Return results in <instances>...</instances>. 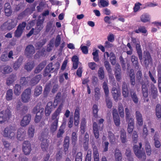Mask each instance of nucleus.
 I'll use <instances>...</instances> for the list:
<instances>
[{"instance_id": "obj_61", "label": "nucleus", "mask_w": 161, "mask_h": 161, "mask_svg": "<svg viewBox=\"0 0 161 161\" xmlns=\"http://www.w3.org/2000/svg\"><path fill=\"white\" fill-rule=\"evenodd\" d=\"M126 122L128 123V125H134V119L131 117L129 118L126 119Z\"/></svg>"}, {"instance_id": "obj_58", "label": "nucleus", "mask_w": 161, "mask_h": 161, "mask_svg": "<svg viewBox=\"0 0 161 161\" xmlns=\"http://www.w3.org/2000/svg\"><path fill=\"white\" fill-rule=\"evenodd\" d=\"M93 55V58L94 60L96 62H97L99 61V57L98 55V50H96L92 53Z\"/></svg>"}, {"instance_id": "obj_40", "label": "nucleus", "mask_w": 161, "mask_h": 161, "mask_svg": "<svg viewBox=\"0 0 161 161\" xmlns=\"http://www.w3.org/2000/svg\"><path fill=\"white\" fill-rule=\"evenodd\" d=\"M156 114L158 118H161V105L159 104H157L155 109Z\"/></svg>"}, {"instance_id": "obj_44", "label": "nucleus", "mask_w": 161, "mask_h": 161, "mask_svg": "<svg viewBox=\"0 0 161 161\" xmlns=\"http://www.w3.org/2000/svg\"><path fill=\"white\" fill-rule=\"evenodd\" d=\"M118 111L121 117L124 118V109L122 105L120 104L118 108Z\"/></svg>"}, {"instance_id": "obj_25", "label": "nucleus", "mask_w": 161, "mask_h": 161, "mask_svg": "<svg viewBox=\"0 0 161 161\" xmlns=\"http://www.w3.org/2000/svg\"><path fill=\"white\" fill-rule=\"evenodd\" d=\"M46 64V62L44 61L41 63L36 68L34 72L37 74L39 73L44 68Z\"/></svg>"}, {"instance_id": "obj_1", "label": "nucleus", "mask_w": 161, "mask_h": 161, "mask_svg": "<svg viewBox=\"0 0 161 161\" xmlns=\"http://www.w3.org/2000/svg\"><path fill=\"white\" fill-rule=\"evenodd\" d=\"M63 104H61L57 109L52 114L49 122L50 123V130L53 133L57 129L58 126V120L59 118V114L61 112L63 107Z\"/></svg>"}, {"instance_id": "obj_20", "label": "nucleus", "mask_w": 161, "mask_h": 161, "mask_svg": "<svg viewBox=\"0 0 161 161\" xmlns=\"http://www.w3.org/2000/svg\"><path fill=\"white\" fill-rule=\"evenodd\" d=\"M35 131V129L34 126L31 125L29 127L27 133L29 138H31L33 137Z\"/></svg>"}, {"instance_id": "obj_33", "label": "nucleus", "mask_w": 161, "mask_h": 161, "mask_svg": "<svg viewBox=\"0 0 161 161\" xmlns=\"http://www.w3.org/2000/svg\"><path fill=\"white\" fill-rule=\"evenodd\" d=\"M97 75L99 78L100 80H102L104 78L105 73L103 67H101L99 68L98 71Z\"/></svg>"}, {"instance_id": "obj_22", "label": "nucleus", "mask_w": 161, "mask_h": 161, "mask_svg": "<svg viewBox=\"0 0 161 161\" xmlns=\"http://www.w3.org/2000/svg\"><path fill=\"white\" fill-rule=\"evenodd\" d=\"M122 89L123 95L125 97H127L129 94V92L128 86L125 83H123L122 85Z\"/></svg>"}, {"instance_id": "obj_62", "label": "nucleus", "mask_w": 161, "mask_h": 161, "mask_svg": "<svg viewBox=\"0 0 161 161\" xmlns=\"http://www.w3.org/2000/svg\"><path fill=\"white\" fill-rule=\"evenodd\" d=\"M150 87L152 93L154 95L156 94L157 92V90L155 85L153 84H151Z\"/></svg>"}, {"instance_id": "obj_18", "label": "nucleus", "mask_w": 161, "mask_h": 161, "mask_svg": "<svg viewBox=\"0 0 161 161\" xmlns=\"http://www.w3.org/2000/svg\"><path fill=\"white\" fill-rule=\"evenodd\" d=\"M106 55L107 57H110L109 60L111 64L113 65H115L116 63V59L114 54L111 52L109 54L108 52H106L104 53V57H105Z\"/></svg>"}, {"instance_id": "obj_23", "label": "nucleus", "mask_w": 161, "mask_h": 161, "mask_svg": "<svg viewBox=\"0 0 161 161\" xmlns=\"http://www.w3.org/2000/svg\"><path fill=\"white\" fill-rule=\"evenodd\" d=\"M153 138L155 147L157 148H160L161 146V143L159 140V136L155 134L153 136Z\"/></svg>"}, {"instance_id": "obj_53", "label": "nucleus", "mask_w": 161, "mask_h": 161, "mask_svg": "<svg viewBox=\"0 0 161 161\" xmlns=\"http://www.w3.org/2000/svg\"><path fill=\"white\" fill-rule=\"evenodd\" d=\"M104 66H105L108 73L112 71V69L111 68L110 64L107 61H106L104 63Z\"/></svg>"}, {"instance_id": "obj_9", "label": "nucleus", "mask_w": 161, "mask_h": 161, "mask_svg": "<svg viewBox=\"0 0 161 161\" xmlns=\"http://www.w3.org/2000/svg\"><path fill=\"white\" fill-rule=\"evenodd\" d=\"M107 81H104L103 83V88L104 90L105 95L106 96V101L107 107L109 108H111L112 104V102L109 99L108 96L109 94V90L107 84Z\"/></svg>"}, {"instance_id": "obj_16", "label": "nucleus", "mask_w": 161, "mask_h": 161, "mask_svg": "<svg viewBox=\"0 0 161 161\" xmlns=\"http://www.w3.org/2000/svg\"><path fill=\"white\" fill-rule=\"evenodd\" d=\"M44 19L42 17H39L36 24L37 27L36 29L37 31V33L39 32L43 28L42 24L44 22Z\"/></svg>"}, {"instance_id": "obj_63", "label": "nucleus", "mask_w": 161, "mask_h": 161, "mask_svg": "<svg viewBox=\"0 0 161 161\" xmlns=\"http://www.w3.org/2000/svg\"><path fill=\"white\" fill-rule=\"evenodd\" d=\"M142 4L139 2L136 3L134 7V11L135 12H137L140 8V6H142Z\"/></svg>"}, {"instance_id": "obj_12", "label": "nucleus", "mask_w": 161, "mask_h": 161, "mask_svg": "<svg viewBox=\"0 0 161 161\" xmlns=\"http://www.w3.org/2000/svg\"><path fill=\"white\" fill-rule=\"evenodd\" d=\"M31 116L30 114H27L24 115L20 122V125L23 127H25L30 123Z\"/></svg>"}, {"instance_id": "obj_49", "label": "nucleus", "mask_w": 161, "mask_h": 161, "mask_svg": "<svg viewBox=\"0 0 161 161\" xmlns=\"http://www.w3.org/2000/svg\"><path fill=\"white\" fill-rule=\"evenodd\" d=\"M22 62L21 58H19L17 61H16L14 64L13 68L16 70H17L21 65Z\"/></svg>"}, {"instance_id": "obj_3", "label": "nucleus", "mask_w": 161, "mask_h": 161, "mask_svg": "<svg viewBox=\"0 0 161 161\" xmlns=\"http://www.w3.org/2000/svg\"><path fill=\"white\" fill-rule=\"evenodd\" d=\"M139 145H134L133 149L135 154L136 156L142 161H144L146 159V155L144 151L141 150L142 147V144L140 142Z\"/></svg>"}, {"instance_id": "obj_31", "label": "nucleus", "mask_w": 161, "mask_h": 161, "mask_svg": "<svg viewBox=\"0 0 161 161\" xmlns=\"http://www.w3.org/2000/svg\"><path fill=\"white\" fill-rule=\"evenodd\" d=\"M5 98L8 101H11L13 99V92L12 89H9L7 91Z\"/></svg>"}, {"instance_id": "obj_7", "label": "nucleus", "mask_w": 161, "mask_h": 161, "mask_svg": "<svg viewBox=\"0 0 161 161\" xmlns=\"http://www.w3.org/2000/svg\"><path fill=\"white\" fill-rule=\"evenodd\" d=\"M59 64L58 62L56 63L55 65L53 67V63H50L46 67L44 75L45 76H47L48 75V74L50 72H53L57 70L59 68Z\"/></svg>"}, {"instance_id": "obj_46", "label": "nucleus", "mask_w": 161, "mask_h": 161, "mask_svg": "<svg viewBox=\"0 0 161 161\" xmlns=\"http://www.w3.org/2000/svg\"><path fill=\"white\" fill-rule=\"evenodd\" d=\"M71 139L72 140V144L75 146L77 142V138L76 133L75 132H73L71 137Z\"/></svg>"}, {"instance_id": "obj_41", "label": "nucleus", "mask_w": 161, "mask_h": 161, "mask_svg": "<svg viewBox=\"0 0 161 161\" xmlns=\"http://www.w3.org/2000/svg\"><path fill=\"white\" fill-rule=\"evenodd\" d=\"M21 86L18 84H16L14 86V94L17 96H19L21 92Z\"/></svg>"}, {"instance_id": "obj_4", "label": "nucleus", "mask_w": 161, "mask_h": 161, "mask_svg": "<svg viewBox=\"0 0 161 161\" xmlns=\"http://www.w3.org/2000/svg\"><path fill=\"white\" fill-rule=\"evenodd\" d=\"M16 130L15 126L9 125L5 128L3 135L4 137L10 139L14 138L15 137Z\"/></svg>"}, {"instance_id": "obj_36", "label": "nucleus", "mask_w": 161, "mask_h": 161, "mask_svg": "<svg viewBox=\"0 0 161 161\" xmlns=\"http://www.w3.org/2000/svg\"><path fill=\"white\" fill-rule=\"evenodd\" d=\"M42 91V88L40 86H37L35 88L34 92V96L37 97L41 94Z\"/></svg>"}, {"instance_id": "obj_8", "label": "nucleus", "mask_w": 161, "mask_h": 161, "mask_svg": "<svg viewBox=\"0 0 161 161\" xmlns=\"http://www.w3.org/2000/svg\"><path fill=\"white\" fill-rule=\"evenodd\" d=\"M31 90L30 88L25 90L21 95V99L24 103H27L31 100Z\"/></svg>"}, {"instance_id": "obj_19", "label": "nucleus", "mask_w": 161, "mask_h": 161, "mask_svg": "<svg viewBox=\"0 0 161 161\" xmlns=\"http://www.w3.org/2000/svg\"><path fill=\"white\" fill-rule=\"evenodd\" d=\"M144 64L146 65H148L149 63L152 61V58L149 52H147L144 53Z\"/></svg>"}, {"instance_id": "obj_35", "label": "nucleus", "mask_w": 161, "mask_h": 161, "mask_svg": "<svg viewBox=\"0 0 161 161\" xmlns=\"http://www.w3.org/2000/svg\"><path fill=\"white\" fill-rule=\"evenodd\" d=\"M93 128L94 132V134L96 138H98L99 137V132L98 131V128L96 122H94L93 124Z\"/></svg>"}, {"instance_id": "obj_57", "label": "nucleus", "mask_w": 161, "mask_h": 161, "mask_svg": "<svg viewBox=\"0 0 161 161\" xmlns=\"http://www.w3.org/2000/svg\"><path fill=\"white\" fill-rule=\"evenodd\" d=\"M131 95L133 102L136 103L138 102V99L135 92H131Z\"/></svg>"}, {"instance_id": "obj_48", "label": "nucleus", "mask_w": 161, "mask_h": 161, "mask_svg": "<svg viewBox=\"0 0 161 161\" xmlns=\"http://www.w3.org/2000/svg\"><path fill=\"white\" fill-rule=\"evenodd\" d=\"M46 42V40L45 39L40 41L36 44L35 46L36 48L37 49H40L45 44Z\"/></svg>"}, {"instance_id": "obj_55", "label": "nucleus", "mask_w": 161, "mask_h": 161, "mask_svg": "<svg viewBox=\"0 0 161 161\" xmlns=\"http://www.w3.org/2000/svg\"><path fill=\"white\" fill-rule=\"evenodd\" d=\"M125 154L127 157L128 161H133V158L131 157V152L130 149H128L126 150Z\"/></svg>"}, {"instance_id": "obj_13", "label": "nucleus", "mask_w": 161, "mask_h": 161, "mask_svg": "<svg viewBox=\"0 0 161 161\" xmlns=\"http://www.w3.org/2000/svg\"><path fill=\"white\" fill-rule=\"evenodd\" d=\"M26 136V132L24 129L20 128L17 131V137L18 140L22 141L25 138Z\"/></svg>"}, {"instance_id": "obj_32", "label": "nucleus", "mask_w": 161, "mask_h": 161, "mask_svg": "<svg viewBox=\"0 0 161 161\" xmlns=\"http://www.w3.org/2000/svg\"><path fill=\"white\" fill-rule=\"evenodd\" d=\"M114 156L116 161H121L122 156L120 150L116 149L115 151Z\"/></svg>"}, {"instance_id": "obj_27", "label": "nucleus", "mask_w": 161, "mask_h": 161, "mask_svg": "<svg viewBox=\"0 0 161 161\" xmlns=\"http://www.w3.org/2000/svg\"><path fill=\"white\" fill-rule=\"evenodd\" d=\"M72 61L73 62V68L74 69H76L79 63L78 57L76 55L74 56L72 58Z\"/></svg>"}, {"instance_id": "obj_30", "label": "nucleus", "mask_w": 161, "mask_h": 161, "mask_svg": "<svg viewBox=\"0 0 161 161\" xmlns=\"http://www.w3.org/2000/svg\"><path fill=\"white\" fill-rule=\"evenodd\" d=\"M35 66L33 61L29 62L27 63L25 66V69L27 71H31Z\"/></svg>"}, {"instance_id": "obj_59", "label": "nucleus", "mask_w": 161, "mask_h": 161, "mask_svg": "<svg viewBox=\"0 0 161 161\" xmlns=\"http://www.w3.org/2000/svg\"><path fill=\"white\" fill-rule=\"evenodd\" d=\"M113 119L115 125L116 126H119L120 124V119L119 116L113 117Z\"/></svg>"}, {"instance_id": "obj_26", "label": "nucleus", "mask_w": 161, "mask_h": 161, "mask_svg": "<svg viewBox=\"0 0 161 161\" xmlns=\"http://www.w3.org/2000/svg\"><path fill=\"white\" fill-rule=\"evenodd\" d=\"M41 75H38L33 78L30 81V85L32 86L37 84L41 78Z\"/></svg>"}, {"instance_id": "obj_50", "label": "nucleus", "mask_w": 161, "mask_h": 161, "mask_svg": "<svg viewBox=\"0 0 161 161\" xmlns=\"http://www.w3.org/2000/svg\"><path fill=\"white\" fill-rule=\"evenodd\" d=\"M100 5L98 4L99 7H105L109 5V2L107 0H100L99 2Z\"/></svg>"}, {"instance_id": "obj_51", "label": "nucleus", "mask_w": 161, "mask_h": 161, "mask_svg": "<svg viewBox=\"0 0 161 161\" xmlns=\"http://www.w3.org/2000/svg\"><path fill=\"white\" fill-rule=\"evenodd\" d=\"M93 114L94 117L97 118V113L98 111V106L96 104H94L92 107Z\"/></svg>"}, {"instance_id": "obj_39", "label": "nucleus", "mask_w": 161, "mask_h": 161, "mask_svg": "<svg viewBox=\"0 0 161 161\" xmlns=\"http://www.w3.org/2000/svg\"><path fill=\"white\" fill-rule=\"evenodd\" d=\"M135 32L137 33H142L144 34L146 33L147 31L146 28L142 26H140L138 27V29H136Z\"/></svg>"}, {"instance_id": "obj_11", "label": "nucleus", "mask_w": 161, "mask_h": 161, "mask_svg": "<svg viewBox=\"0 0 161 161\" xmlns=\"http://www.w3.org/2000/svg\"><path fill=\"white\" fill-rule=\"evenodd\" d=\"M26 25V23L25 22H23L22 24H19L15 32V37H19L21 36Z\"/></svg>"}, {"instance_id": "obj_37", "label": "nucleus", "mask_w": 161, "mask_h": 161, "mask_svg": "<svg viewBox=\"0 0 161 161\" xmlns=\"http://www.w3.org/2000/svg\"><path fill=\"white\" fill-rule=\"evenodd\" d=\"M150 19V15L147 14H142L141 17V21L144 23L149 21Z\"/></svg>"}, {"instance_id": "obj_56", "label": "nucleus", "mask_w": 161, "mask_h": 161, "mask_svg": "<svg viewBox=\"0 0 161 161\" xmlns=\"http://www.w3.org/2000/svg\"><path fill=\"white\" fill-rule=\"evenodd\" d=\"M138 135L136 131H134L132 136V141L135 143H136L138 140Z\"/></svg>"}, {"instance_id": "obj_17", "label": "nucleus", "mask_w": 161, "mask_h": 161, "mask_svg": "<svg viewBox=\"0 0 161 161\" xmlns=\"http://www.w3.org/2000/svg\"><path fill=\"white\" fill-rule=\"evenodd\" d=\"M35 49L34 47L32 45H29L26 48L25 53L27 56H30L34 53Z\"/></svg>"}, {"instance_id": "obj_28", "label": "nucleus", "mask_w": 161, "mask_h": 161, "mask_svg": "<svg viewBox=\"0 0 161 161\" xmlns=\"http://www.w3.org/2000/svg\"><path fill=\"white\" fill-rule=\"evenodd\" d=\"M16 79V76L15 75L12 74L10 75L7 80V84L9 86Z\"/></svg>"}, {"instance_id": "obj_42", "label": "nucleus", "mask_w": 161, "mask_h": 161, "mask_svg": "<svg viewBox=\"0 0 161 161\" xmlns=\"http://www.w3.org/2000/svg\"><path fill=\"white\" fill-rule=\"evenodd\" d=\"M145 149L147 154L150 155L151 153L152 150L150 143L148 141H146L145 142Z\"/></svg>"}, {"instance_id": "obj_15", "label": "nucleus", "mask_w": 161, "mask_h": 161, "mask_svg": "<svg viewBox=\"0 0 161 161\" xmlns=\"http://www.w3.org/2000/svg\"><path fill=\"white\" fill-rule=\"evenodd\" d=\"M12 70V69L9 65H4L0 67V72L4 74L9 73Z\"/></svg>"}, {"instance_id": "obj_60", "label": "nucleus", "mask_w": 161, "mask_h": 161, "mask_svg": "<svg viewBox=\"0 0 161 161\" xmlns=\"http://www.w3.org/2000/svg\"><path fill=\"white\" fill-rule=\"evenodd\" d=\"M61 37L59 35H58L56 38L55 42V45L56 47H58L60 44L61 41Z\"/></svg>"}, {"instance_id": "obj_2", "label": "nucleus", "mask_w": 161, "mask_h": 161, "mask_svg": "<svg viewBox=\"0 0 161 161\" xmlns=\"http://www.w3.org/2000/svg\"><path fill=\"white\" fill-rule=\"evenodd\" d=\"M136 78L139 82L142 85V89L143 96L146 97L148 96L147 87L149 86V81L146 78H143L142 74L141 71H138Z\"/></svg>"}, {"instance_id": "obj_14", "label": "nucleus", "mask_w": 161, "mask_h": 161, "mask_svg": "<svg viewBox=\"0 0 161 161\" xmlns=\"http://www.w3.org/2000/svg\"><path fill=\"white\" fill-rule=\"evenodd\" d=\"M43 116V114L39 113L36 114L34 119V121L36 123H38L40 122V126H42L44 125L45 123L44 121L42 120V118Z\"/></svg>"}, {"instance_id": "obj_24", "label": "nucleus", "mask_w": 161, "mask_h": 161, "mask_svg": "<svg viewBox=\"0 0 161 161\" xmlns=\"http://www.w3.org/2000/svg\"><path fill=\"white\" fill-rule=\"evenodd\" d=\"M79 113L78 109H76L74 113V125L75 126L78 125L79 122Z\"/></svg>"}, {"instance_id": "obj_6", "label": "nucleus", "mask_w": 161, "mask_h": 161, "mask_svg": "<svg viewBox=\"0 0 161 161\" xmlns=\"http://www.w3.org/2000/svg\"><path fill=\"white\" fill-rule=\"evenodd\" d=\"M17 21L16 19H9L5 22L1 26V29L3 31L10 30L17 25Z\"/></svg>"}, {"instance_id": "obj_64", "label": "nucleus", "mask_w": 161, "mask_h": 161, "mask_svg": "<svg viewBox=\"0 0 161 161\" xmlns=\"http://www.w3.org/2000/svg\"><path fill=\"white\" fill-rule=\"evenodd\" d=\"M82 154L81 152L78 153L76 156L75 161H82Z\"/></svg>"}, {"instance_id": "obj_10", "label": "nucleus", "mask_w": 161, "mask_h": 161, "mask_svg": "<svg viewBox=\"0 0 161 161\" xmlns=\"http://www.w3.org/2000/svg\"><path fill=\"white\" fill-rule=\"evenodd\" d=\"M22 150L24 154L26 155L29 154L31 151V148L30 142L27 141H25L22 144Z\"/></svg>"}, {"instance_id": "obj_43", "label": "nucleus", "mask_w": 161, "mask_h": 161, "mask_svg": "<svg viewBox=\"0 0 161 161\" xmlns=\"http://www.w3.org/2000/svg\"><path fill=\"white\" fill-rule=\"evenodd\" d=\"M131 61L132 62L133 66L136 68H138V63L137 58L134 55H132L131 57Z\"/></svg>"}, {"instance_id": "obj_5", "label": "nucleus", "mask_w": 161, "mask_h": 161, "mask_svg": "<svg viewBox=\"0 0 161 161\" xmlns=\"http://www.w3.org/2000/svg\"><path fill=\"white\" fill-rule=\"evenodd\" d=\"M12 116V112L10 109L7 108L0 112V123H4L8 120Z\"/></svg>"}, {"instance_id": "obj_47", "label": "nucleus", "mask_w": 161, "mask_h": 161, "mask_svg": "<svg viewBox=\"0 0 161 161\" xmlns=\"http://www.w3.org/2000/svg\"><path fill=\"white\" fill-rule=\"evenodd\" d=\"M30 80V78L29 77H27L25 78V77H22L21 78L20 80V84L22 85L23 86H25L27 85L28 81Z\"/></svg>"}, {"instance_id": "obj_38", "label": "nucleus", "mask_w": 161, "mask_h": 161, "mask_svg": "<svg viewBox=\"0 0 161 161\" xmlns=\"http://www.w3.org/2000/svg\"><path fill=\"white\" fill-rule=\"evenodd\" d=\"M112 93L114 99L115 100L118 99V98L120 95L119 94L116 88L114 87L112 88Z\"/></svg>"}, {"instance_id": "obj_45", "label": "nucleus", "mask_w": 161, "mask_h": 161, "mask_svg": "<svg viewBox=\"0 0 161 161\" xmlns=\"http://www.w3.org/2000/svg\"><path fill=\"white\" fill-rule=\"evenodd\" d=\"M120 139L121 142L125 143L126 142V136L125 132L124 130H122L120 132Z\"/></svg>"}, {"instance_id": "obj_34", "label": "nucleus", "mask_w": 161, "mask_h": 161, "mask_svg": "<svg viewBox=\"0 0 161 161\" xmlns=\"http://www.w3.org/2000/svg\"><path fill=\"white\" fill-rule=\"evenodd\" d=\"M136 48L138 54L139 59L140 60H141L142 58V52L141 45L139 43H137L136 44Z\"/></svg>"}, {"instance_id": "obj_21", "label": "nucleus", "mask_w": 161, "mask_h": 161, "mask_svg": "<svg viewBox=\"0 0 161 161\" xmlns=\"http://www.w3.org/2000/svg\"><path fill=\"white\" fill-rule=\"evenodd\" d=\"M49 141L47 139H43L42 141L41 145V148L43 151H47L49 146Z\"/></svg>"}, {"instance_id": "obj_54", "label": "nucleus", "mask_w": 161, "mask_h": 161, "mask_svg": "<svg viewBox=\"0 0 161 161\" xmlns=\"http://www.w3.org/2000/svg\"><path fill=\"white\" fill-rule=\"evenodd\" d=\"M100 96V89L98 87H96L95 89L94 96L96 100H98Z\"/></svg>"}, {"instance_id": "obj_29", "label": "nucleus", "mask_w": 161, "mask_h": 161, "mask_svg": "<svg viewBox=\"0 0 161 161\" xmlns=\"http://www.w3.org/2000/svg\"><path fill=\"white\" fill-rule=\"evenodd\" d=\"M93 156L94 161H99V154L97 148L96 146L93 148Z\"/></svg>"}, {"instance_id": "obj_52", "label": "nucleus", "mask_w": 161, "mask_h": 161, "mask_svg": "<svg viewBox=\"0 0 161 161\" xmlns=\"http://www.w3.org/2000/svg\"><path fill=\"white\" fill-rule=\"evenodd\" d=\"M43 112V109L40 108V107L38 106L35 107L33 110V112L35 114L36 113V114L39 113L42 114Z\"/></svg>"}]
</instances>
